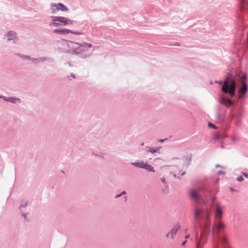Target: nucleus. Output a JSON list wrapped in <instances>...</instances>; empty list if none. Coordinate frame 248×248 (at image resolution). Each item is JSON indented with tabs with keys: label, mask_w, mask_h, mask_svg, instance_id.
<instances>
[{
	"label": "nucleus",
	"mask_w": 248,
	"mask_h": 248,
	"mask_svg": "<svg viewBox=\"0 0 248 248\" xmlns=\"http://www.w3.org/2000/svg\"><path fill=\"white\" fill-rule=\"evenodd\" d=\"M203 212L204 210L203 209H201L198 205H196L194 211V217L195 220H198L202 216Z\"/></svg>",
	"instance_id": "9d476101"
},
{
	"label": "nucleus",
	"mask_w": 248,
	"mask_h": 248,
	"mask_svg": "<svg viewBox=\"0 0 248 248\" xmlns=\"http://www.w3.org/2000/svg\"><path fill=\"white\" fill-rule=\"evenodd\" d=\"M51 10L52 14H56L59 11L62 12L67 11L68 9L66 6L61 3L58 4L52 3L51 4Z\"/></svg>",
	"instance_id": "39448f33"
},
{
	"label": "nucleus",
	"mask_w": 248,
	"mask_h": 248,
	"mask_svg": "<svg viewBox=\"0 0 248 248\" xmlns=\"http://www.w3.org/2000/svg\"><path fill=\"white\" fill-rule=\"evenodd\" d=\"M230 189H231V191H234V190H233V189L232 188H230Z\"/></svg>",
	"instance_id": "cd10ccee"
},
{
	"label": "nucleus",
	"mask_w": 248,
	"mask_h": 248,
	"mask_svg": "<svg viewBox=\"0 0 248 248\" xmlns=\"http://www.w3.org/2000/svg\"><path fill=\"white\" fill-rule=\"evenodd\" d=\"M201 189V188H192L189 191V194L191 198L196 201L198 200L200 197L199 192Z\"/></svg>",
	"instance_id": "1a4fd4ad"
},
{
	"label": "nucleus",
	"mask_w": 248,
	"mask_h": 248,
	"mask_svg": "<svg viewBox=\"0 0 248 248\" xmlns=\"http://www.w3.org/2000/svg\"><path fill=\"white\" fill-rule=\"evenodd\" d=\"M218 173H223V174H224V172H222V171H218Z\"/></svg>",
	"instance_id": "bb28decb"
},
{
	"label": "nucleus",
	"mask_w": 248,
	"mask_h": 248,
	"mask_svg": "<svg viewBox=\"0 0 248 248\" xmlns=\"http://www.w3.org/2000/svg\"><path fill=\"white\" fill-rule=\"evenodd\" d=\"M180 228V226L179 225H176L171 230V232L168 234L167 236L169 237V235H171V237H173V235L175 234L177 231Z\"/></svg>",
	"instance_id": "2eb2a0df"
},
{
	"label": "nucleus",
	"mask_w": 248,
	"mask_h": 248,
	"mask_svg": "<svg viewBox=\"0 0 248 248\" xmlns=\"http://www.w3.org/2000/svg\"><path fill=\"white\" fill-rule=\"evenodd\" d=\"M7 36L8 40H15L17 39L16 34L15 32L13 31H9L8 32Z\"/></svg>",
	"instance_id": "ddd939ff"
},
{
	"label": "nucleus",
	"mask_w": 248,
	"mask_h": 248,
	"mask_svg": "<svg viewBox=\"0 0 248 248\" xmlns=\"http://www.w3.org/2000/svg\"><path fill=\"white\" fill-rule=\"evenodd\" d=\"M246 78V75H243L241 78V83L242 85V87H241L239 91V98H241L243 97L244 94L247 92L248 91V86L247 83L245 81V79Z\"/></svg>",
	"instance_id": "0eeeda50"
},
{
	"label": "nucleus",
	"mask_w": 248,
	"mask_h": 248,
	"mask_svg": "<svg viewBox=\"0 0 248 248\" xmlns=\"http://www.w3.org/2000/svg\"><path fill=\"white\" fill-rule=\"evenodd\" d=\"M237 180L238 181H242L244 180V179H243L242 176H240V177L237 178Z\"/></svg>",
	"instance_id": "6ab92c4d"
},
{
	"label": "nucleus",
	"mask_w": 248,
	"mask_h": 248,
	"mask_svg": "<svg viewBox=\"0 0 248 248\" xmlns=\"http://www.w3.org/2000/svg\"><path fill=\"white\" fill-rule=\"evenodd\" d=\"M158 150V149H157V150H154V149H150V150L149 151V152H151V153H155V152H157V151Z\"/></svg>",
	"instance_id": "aec40b11"
},
{
	"label": "nucleus",
	"mask_w": 248,
	"mask_h": 248,
	"mask_svg": "<svg viewBox=\"0 0 248 248\" xmlns=\"http://www.w3.org/2000/svg\"><path fill=\"white\" fill-rule=\"evenodd\" d=\"M225 228V225L221 220H216L213 227V233H218L224 230Z\"/></svg>",
	"instance_id": "423d86ee"
},
{
	"label": "nucleus",
	"mask_w": 248,
	"mask_h": 248,
	"mask_svg": "<svg viewBox=\"0 0 248 248\" xmlns=\"http://www.w3.org/2000/svg\"><path fill=\"white\" fill-rule=\"evenodd\" d=\"M189 237H190V235H189V234H187V235H186V236H185V238H186V239H188V238H189Z\"/></svg>",
	"instance_id": "5701e85b"
},
{
	"label": "nucleus",
	"mask_w": 248,
	"mask_h": 248,
	"mask_svg": "<svg viewBox=\"0 0 248 248\" xmlns=\"http://www.w3.org/2000/svg\"><path fill=\"white\" fill-rule=\"evenodd\" d=\"M220 103L227 107L231 106L233 104V102L232 100L226 98L224 96H222L221 97Z\"/></svg>",
	"instance_id": "f8f14e48"
},
{
	"label": "nucleus",
	"mask_w": 248,
	"mask_h": 248,
	"mask_svg": "<svg viewBox=\"0 0 248 248\" xmlns=\"http://www.w3.org/2000/svg\"><path fill=\"white\" fill-rule=\"evenodd\" d=\"M54 32L59 33V34H68L69 33H74L73 31H72L71 30L65 29H61V30L55 29L54 31Z\"/></svg>",
	"instance_id": "4468645a"
},
{
	"label": "nucleus",
	"mask_w": 248,
	"mask_h": 248,
	"mask_svg": "<svg viewBox=\"0 0 248 248\" xmlns=\"http://www.w3.org/2000/svg\"><path fill=\"white\" fill-rule=\"evenodd\" d=\"M161 180L162 181V182L164 183L165 182V178L164 177L161 178Z\"/></svg>",
	"instance_id": "b1692460"
},
{
	"label": "nucleus",
	"mask_w": 248,
	"mask_h": 248,
	"mask_svg": "<svg viewBox=\"0 0 248 248\" xmlns=\"http://www.w3.org/2000/svg\"><path fill=\"white\" fill-rule=\"evenodd\" d=\"M136 167H138L140 168H143L147 170L148 171L154 172L155 170H154V168L152 167L149 164L144 162L143 161H139L138 162H136L135 163H133Z\"/></svg>",
	"instance_id": "6e6552de"
},
{
	"label": "nucleus",
	"mask_w": 248,
	"mask_h": 248,
	"mask_svg": "<svg viewBox=\"0 0 248 248\" xmlns=\"http://www.w3.org/2000/svg\"><path fill=\"white\" fill-rule=\"evenodd\" d=\"M208 126H209V127L213 128H214V129H216V126L215 125H214L213 124H211V123H209Z\"/></svg>",
	"instance_id": "a211bd4d"
},
{
	"label": "nucleus",
	"mask_w": 248,
	"mask_h": 248,
	"mask_svg": "<svg viewBox=\"0 0 248 248\" xmlns=\"http://www.w3.org/2000/svg\"><path fill=\"white\" fill-rule=\"evenodd\" d=\"M126 192L125 191H124L121 194H120V195H118L117 196H116V198H118V197H119L120 196H121V195L122 194H125Z\"/></svg>",
	"instance_id": "412c9836"
},
{
	"label": "nucleus",
	"mask_w": 248,
	"mask_h": 248,
	"mask_svg": "<svg viewBox=\"0 0 248 248\" xmlns=\"http://www.w3.org/2000/svg\"><path fill=\"white\" fill-rule=\"evenodd\" d=\"M209 217V213L207 212V218ZM197 222L195 221L194 224V230L196 232L195 239L196 243V248H202V243L206 242V236H207L210 233V223L207 218L205 223L202 228L201 232L200 237L198 236V226Z\"/></svg>",
	"instance_id": "f257e3e1"
},
{
	"label": "nucleus",
	"mask_w": 248,
	"mask_h": 248,
	"mask_svg": "<svg viewBox=\"0 0 248 248\" xmlns=\"http://www.w3.org/2000/svg\"><path fill=\"white\" fill-rule=\"evenodd\" d=\"M164 140H159V141L161 142H162L164 141Z\"/></svg>",
	"instance_id": "a878e982"
},
{
	"label": "nucleus",
	"mask_w": 248,
	"mask_h": 248,
	"mask_svg": "<svg viewBox=\"0 0 248 248\" xmlns=\"http://www.w3.org/2000/svg\"><path fill=\"white\" fill-rule=\"evenodd\" d=\"M222 214L223 213L221 207L218 205H217L215 211L216 220H220Z\"/></svg>",
	"instance_id": "9b49d317"
},
{
	"label": "nucleus",
	"mask_w": 248,
	"mask_h": 248,
	"mask_svg": "<svg viewBox=\"0 0 248 248\" xmlns=\"http://www.w3.org/2000/svg\"><path fill=\"white\" fill-rule=\"evenodd\" d=\"M51 20L49 25L51 27H58L61 26L72 25L73 21L64 16H51Z\"/></svg>",
	"instance_id": "20e7f679"
},
{
	"label": "nucleus",
	"mask_w": 248,
	"mask_h": 248,
	"mask_svg": "<svg viewBox=\"0 0 248 248\" xmlns=\"http://www.w3.org/2000/svg\"><path fill=\"white\" fill-rule=\"evenodd\" d=\"M66 43V44L69 49V51L76 54H79L87 51L89 48L92 46L91 43L83 42L80 44L74 42L63 40Z\"/></svg>",
	"instance_id": "f03ea898"
},
{
	"label": "nucleus",
	"mask_w": 248,
	"mask_h": 248,
	"mask_svg": "<svg viewBox=\"0 0 248 248\" xmlns=\"http://www.w3.org/2000/svg\"><path fill=\"white\" fill-rule=\"evenodd\" d=\"M221 241L223 245H225L227 243V239L225 236L221 238Z\"/></svg>",
	"instance_id": "dca6fc26"
},
{
	"label": "nucleus",
	"mask_w": 248,
	"mask_h": 248,
	"mask_svg": "<svg viewBox=\"0 0 248 248\" xmlns=\"http://www.w3.org/2000/svg\"><path fill=\"white\" fill-rule=\"evenodd\" d=\"M186 241H185L183 243H182V246H185V244L186 243Z\"/></svg>",
	"instance_id": "393cba45"
},
{
	"label": "nucleus",
	"mask_w": 248,
	"mask_h": 248,
	"mask_svg": "<svg viewBox=\"0 0 248 248\" xmlns=\"http://www.w3.org/2000/svg\"><path fill=\"white\" fill-rule=\"evenodd\" d=\"M188 162H189V161H190V158H188Z\"/></svg>",
	"instance_id": "c756f323"
},
{
	"label": "nucleus",
	"mask_w": 248,
	"mask_h": 248,
	"mask_svg": "<svg viewBox=\"0 0 248 248\" xmlns=\"http://www.w3.org/2000/svg\"><path fill=\"white\" fill-rule=\"evenodd\" d=\"M73 32H74V33H73L74 34H77V35H79V34H81V33H80V32H74V31H73Z\"/></svg>",
	"instance_id": "4be33fe9"
},
{
	"label": "nucleus",
	"mask_w": 248,
	"mask_h": 248,
	"mask_svg": "<svg viewBox=\"0 0 248 248\" xmlns=\"http://www.w3.org/2000/svg\"><path fill=\"white\" fill-rule=\"evenodd\" d=\"M185 173V172H183L182 173V175H183Z\"/></svg>",
	"instance_id": "c85d7f7f"
},
{
	"label": "nucleus",
	"mask_w": 248,
	"mask_h": 248,
	"mask_svg": "<svg viewBox=\"0 0 248 248\" xmlns=\"http://www.w3.org/2000/svg\"><path fill=\"white\" fill-rule=\"evenodd\" d=\"M7 101L12 102L13 103H15L17 101H19V99L16 98H9L7 100Z\"/></svg>",
	"instance_id": "f3484780"
},
{
	"label": "nucleus",
	"mask_w": 248,
	"mask_h": 248,
	"mask_svg": "<svg viewBox=\"0 0 248 248\" xmlns=\"http://www.w3.org/2000/svg\"><path fill=\"white\" fill-rule=\"evenodd\" d=\"M236 88V81L234 78L230 75L224 81L221 90L225 93H228L232 97L234 96Z\"/></svg>",
	"instance_id": "7ed1b4c3"
}]
</instances>
